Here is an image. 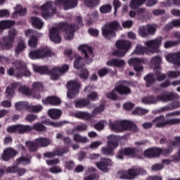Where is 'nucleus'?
I'll use <instances>...</instances> for the list:
<instances>
[{
	"label": "nucleus",
	"mask_w": 180,
	"mask_h": 180,
	"mask_svg": "<svg viewBox=\"0 0 180 180\" xmlns=\"http://www.w3.org/2000/svg\"><path fill=\"white\" fill-rule=\"evenodd\" d=\"M37 119V115L34 114H29L25 117V120L27 122H29L30 123H32V122H34Z\"/></svg>",
	"instance_id": "774afa93"
},
{
	"label": "nucleus",
	"mask_w": 180,
	"mask_h": 180,
	"mask_svg": "<svg viewBox=\"0 0 180 180\" xmlns=\"http://www.w3.org/2000/svg\"><path fill=\"white\" fill-rule=\"evenodd\" d=\"M15 25V22L12 20H3L0 22V34L5 30L9 29Z\"/></svg>",
	"instance_id": "f704fd0d"
},
{
	"label": "nucleus",
	"mask_w": 180,
	"mask_h": 180,
	"mask_svg": "<svg viewBox=\"0 0 180 180\" xmlns=\"http://www.w3.org/2000/svg\"><path fill=\"white\" fill-rule=\"evenodd\" d=\"M104 110H105V105H100L98 107H96L91 112V115H93V116H95L96 115H98V113H101V112H103Z\"/></svg>",
	"instance_id": "e2e57ef3"
},
{
	"label": "nucleus",
	"mask_w": 180,
	"mask_h": 180,
	"mask_svg": "<svg viewBox=\"0 0 180 180\" xmlns=\"http://www.w3.org/2000/svg\"><path fill=\"white\" fill-rule=\"evenodd\" d=\"M171 141L169 142L168 148H150L144 151L145 157L148 158H155V157H158L160 154L162 155H169L172 151H174V148H172V144H170Z\"/></svg>",
	"instance_id": "6e6552de"
},
{
	"label": "nucleus",
	"mask_w": 180,
	"mask_h": 180,
	"mask_svg": "<svg viewBox=\"0 0 180 180\" xmlns=\"http://www.w3.org/2000/svg\"><path fill=\"white\" fill-rule=\"evenodd\" d=\"M18 36V31L15 29H11L8 31V36L6 37L8 39H10L11 40H13V41H15V37Z\"/></svg>",
	"instance_id": "bf43d9fd"
},
{
	"label": "nucleus",
	"mask_w": 180,
	"mask_h": 180,
	"mask_svg": "<svg viewBox=\"0 0 180 180\" xmlns=\"http://www.w3.org/2000/svg\"><path fill=\"white\" fill-rule=\"evenodd\" d=\"M25 33L27 37H31L28 42L30 47H32V49H36V47H37V38L36 37V36H37V34L36 33V31L33 30H28L25 31Z\"/></svg>",
	"instance_id": "5701e85b"
},
{
	"label": "nucleus",
	"mask_w": 180,
	"mask_h": 180,
	"mask_svg": "<svg viewBox=\"0 0 180 180\" xmlns=\"http://www.w3.org/2000/svg\"><path fill=\"white\" fill-rule=\"evenodd\" d=\"M96 167L101 171L103 172H108L109 171L108 167H112L113 165V162L109 158H102L98 162L96 163Z\"/></svg>",
	"instance_id": "aec40b11"
},
{
	"label": "nucleus",
	"mask_w": 180,
	"mask_h": 180,
	"mask_svg": "<svg viewBox=\"0 0 180 180\" xmlns=\"http://www.w3.org/2000/svg\"><path fill=\"white\" fill-rule=\"evenodd\" d=\"M109 126L110 129L115 133L126 131V130H130L131 131L137 133L139 131L137 125L134 122L127 120L110 122Z\"/></svg>",
	"instance_id": "20e7f679"
},
{
	"label": "nucleus",
	"mask_w": 180,
	"mask_h": 180,
	"mask_svg": "<svg viewBox=\"0 0 180 180\" xmlns=\"http://www.w3.org/2000/svg\"><path fill=\"white\" fill-rule=\"evenodd\" d=\"M88 129V126L86 125V124H79L77 126H76L73 129H72V133H74V131H86V130Z\"/></svg>",
	"instance_id": "864d4df0"
},
{
	"label": "nucleus",
	"mask_w": 180,
	"mask_h": 180,
	"mask_svg": "<svg viewBox=\"0 0 180 180\" xmlns=\"http://www.w3.org/2000/svg\"><path fill=\"white\" fill-rule=\"evenodd\" d=\"M15 108L16 110L22 112V110H27L29 112V102L27 101H19L15 103Z\"/></svg>",
	"instance_id": "72a5a7b5"
},
{
	"label": "nucleus",
	"mask_w": 180,
	"mask_h": 180,
	"mask_svg": "<svg viewBox=\"0 0 180 180\" xmlns=\"http://www.w3.org/2000/svg\"><path fill=\"white\" fill-rule=\"evenodd\" d=\"M167 75L169 78H178L180 77V72L179 71H169L167 73Z\"/></svg>",
	"instance_id": "0e129e2a"
},
{
	"label": "nucleus",
	"mask_w": 180,
	"mask_h": 180,
	"mask_svg": "<svg viewBox=\"0 0 180 180\" xmlns=\"http://www.w3.org/2000/svg\"><path fill=\"white\" fill-rule=\"evenodd\" d=\"M167 61L180 66V51L174 53H169L165 56Z\"/></svg>",
	"instance_id": "c85d7f7f"
},
{
	"label": "nucleus",
	"mask_w": 180,
	"mask_h": 180,
	"mask_svg": "<svg viewBox=\"0 0 180 180\" xmlns=\"http://www.w3.org/2000/svg\"><path fill=\"white\" fill-rule=\"evenodd\" d=\"M162 43V37H160L153 40L148 41L145 43L146 46L141 45H137L134 51L136 54H141V56L144 54H148V50L150 53H158L160 51V46Z\"/></svg>",
	"instance_id": "f03ea898"
},
{
	"label": "nucleus",
	"mask_w": 180,
	"mask_h": 180,
	"mask_svg": "<svg viewBox=\"0 0 180 180\" xmlns=\"http://www.w3.org/2000/svg\"><path fill=\"white\" fill-rule=\"evenodd\" d=\"M29 56L32 60H40L51 57V56H54V53L48 47H41L38 49L31 51L29 53Z\"/></svg>",
	"instance_id": "9b49d317"
},
{
	"label": "nucleus",
	"mask_w": 180,
	"mask_h": 180,
	"mask_svg": "<svg viewBox=\"0 0 180 180\" xmlns=\"http://www.w3.org/2000/svg\"><path fill=\"white\" fill-rule=\"evenodd\" d=\"M48 113L51 119H60L63 112L60 110L51 109Z\"/></svg>",
	"instance_id": "58836bf2"
},
{
	"label": "nucleus",
	"mask_w": 180,
	"mask_h": 180,
	"mask_svg": "<svg viewBox=\"0 0 180 180\" xmlns=\"http://www.w3.org/2000/svg\"><path fill=\"white\" fill-rule=\"evenodd\" d=\"M13 47V41L7 37H4L0 42V50H11Z\"/></svg>",
	"instance_id": "c756f323"
},
{
	"label": "nucleus",
	"mask_w": 180,
	"mask_h": 180,
	"mask_svg": "<svg viewBox=\"0 0 180 180\" xmlns=\"http://www.w3.org/2000/svg\"><path fill=\"white\" fill-rule=\"evenodd\" d=\"M25 146L26 147H27L30 153H34V151H37V150H39V146H37V143H36V139L34 140V141H26Z\"/></svg>",
	"instance_id": "e433bc0d"
},
{
	"label": "nucleus",
	"mask_w": 180,
	"mask_h": 180,
	"mask_svg": "<svg viewBox=\"0 0 180 180\" xmlns=\"http://www.w3.org/2000/svg\"><path fill=\"white\" fill-rule=\"evenodd\" d=\"M35 143L38 147H48L51 144V140L49 138L39 137L35 139Z\"/></svg>",
	"instance_id": "2f4dec72"
},
{
	"label": "nucleus",
	"mask_w": 180,
	"mask_h": 180,
	"mask_svg": "<svg viewBox=\"0 0 180 180\" xmlns=\"http://www.w3.org/2000/svg\"><path fill=\"white\" fill-rule=\"evenodd\" d=\"M143 63H144L143 58L140 59L137 58H131L128 61V64L129 65H132L135 71H137L138 72L139 71H141V70H143V66L141 65Z\"/></svg>",
	"instance_id": "bb28decb"
},
{
	"label": "nucleus",
	"mask_w": 180,
	"mask_h": 180,
	"mask_svg": "<svg viewBox=\"0 0 180 180\" xmlns=\"http://www.w3.org/2000/svg\"><path fill=\"white\" fill-rule=\"evenodd\" d=\"M79 50L84 55L87 64L92 63V57H94V51L92 48L88 45H82L79 47Z\"/></svg>",
	"instance_id": "412c9836"
},
{
	"label": "nucleus",
	"mask_w": 180,
	"mask_h": 180,
	"mask_svg": "<svg viewBox=\"0 0 180 180\" xmlns=\"http://www.w3.org/2000/svg\"><path fill=\"white\" fill-rule=\"evenodd\" d=\"M27 12L26 8H22V6L20 5H17L15 7V11L13 13V18H16L18 15H20V16H25Z\"/></svg>",
	"instance_id": "a19ab883"
},
{
	"label": "nucleus",
	"mask_w": 180,
	"mask_h": 180,
	"mask_svg": "<svg viewBox=\"0 0 180 180\" xmlns=\"http://www.w3.org/2000/svg\"><path fill=\"white\" fill-rule=\"evenodd\" d=\"M79 77L81 79H88V77H89V71L85 68L81 69L79 72Z\"/></svg>",
	"instance_id": "603ef678"
},
{
	"label": "nucleus",
	"mask_w": 180,
	"mask_h": 180,
	"mask_svg": "<svg viewBox=\"0 0 180 180\" xmlns=\"http://www.w3.org/2000/svg\"><path fill=\"white\" fill-rule=\"evenodd\" d=\"M18 154V150L8 148L4 150L3 154L1 155V159L3 161H9L12 158H15Z\"/></svg>",
	"instance_id": "cd10ccee"
},
{
	"label": "nucleus",
	"mask_w": 180,
	"mask_h": 180,
	"mask_svg": "<svg viewBox=\"0 0 180 180\" xmlns=\"http://www.w3.org/2000/svg\"><path fill=\"white\" fill-rule=\"evenodd\" d=\"M33 130H35V131H38L39 133H41V131H46V130H47V127L40 122H36L33 126L25 125L26 134L30 133V131H33Z\"/></svg>",
	"instance_id": "393cba45"
},
{
	"label": "nucleus",
	"mask_w": 180,
	"mask_h": 180,
	"mask_svg": "<svg viewBox=\"0 0 180 180\" xmlns=\"http://www.w3.org/2000/svg\"><path fill=\"white\" fill-rule=\"evenodd\" d=\"M112 11V6L110 4H105L100 7V12L101 13H109Z\"/></svg>",
	"instance_id": "13d9d810"
},
{
	"label": "nucleus",
	"mask_w": 180,
	"mask_h": 180,
	"mask_svg": "<svg viewBox=\"0 0 180 180\" xmlns=\"http://www.w3.org/2000/svg\"><path fill=\"white\" fill-rule=\"evenodd\" d=\"M26 49V43L24 39H20L15 49V56L18 57L21 52H22Z\"/></svg>",
	"instance_id": "4c0bfd02"
},
{
	"label": "nucleus",
	"mask_w": 180,
	"mask_h": 180,
	"mask_svg": "<svg viewBox=\"0 0 180 180\" xmlns=\"http://www.w3.org/2000/svg\"><path fill=\"white\" fill-rule=\"evenodd\" d=\"M127 82L124 80L119 81L116 83L115 89L110 93L106 94L107 98L116 101L117 99V92L120 95H130L131 94V89L128 86H126Z\"/></svg>",
	"instance_id": "0eeeda50"
},
{
	"label": "nucleus",
	"mask_w": 180,
	"mask_h": 180,
	"mask_svg": "<svg viewBox=\"0 0 180 180\" xmlns=\"http://www.w3.org/2000/svg\"><path fill=\"white\" fill-rule=\"evenodd\" d=\"M67 85L68 89V92L67 94L68 98H69V99L75 98V95H78V94H79V86H81V84L77 80H72L68 82Z\"/></svg>",
	"instance_id": "dca6fc26"
},
{
	"label": "nucleus",
	"mask_w": 180,
	"mask_h": 180,
	"mask_svg": "<svg viewBox=\"0 0 180 180\" xmlns=\"http://www.w3.org/2000/svg\"><path fill=\"white\" fill-rule=\"evenodd\" d=\"M76 117H78V119H82L83 120H89L90 119H92V114H90L86 112H78L75 114Z\"/></svg>",
	"instance_id": "37998d69"
},
{
	"label": "nucleus",
	"mask_w": 180,
	"mask_h": 180,
	"mask_svg": "<svg viewBox=\"0 0 180 180\" xmlns=\"http://www.w3.org/2000/svg\"><path fill=\"white\" fill-rule=\"evenodd\" d=\"M98 93L92 92L87 96L86 100L89 101V102H90V101H98Z\"/></svg>",
	"instance_id": "69168bd1"
},
{
	"label": "nucleus",
	"mask_w": 180,
	"mask_h": 180,
	"mask_svg": "<svg viewBox=\"0 0 180 180\" xmlns=\"http://www.w3.org/2000/svg\"><path fill=\"white\" fill-rule=\"evenodd\" d=\"M70 151L68 147L56 148L53 152H46L44 153V156L46 158H54L56 155L58 157H63L64 154H67Z\"/></svg>",
	"instance_id": "6ab92c4d"
},
{
	"label": "nucleus",
	"mask_w": 180,
	"mask_h": 180,
	"mask_svg": "<svg viewBox=\"0 0 180 180\" xmlns=\"http://www.w3.org/2000/svg\"><path fill=\"white\" fill-rule=\"evenodd\" d=\"M115 46L117 50L112 52V55L115 57H124V56L131 49V42L127 40H120L116 42Z\"/></svg>",
	"instance_id": "f8f14e48"
},
{
	"label": "nucleus",
	"mask_w": 180,
	"mask_h": 180,
	"mask_svg": "<svg viewBox=\"0 0 180 180\" xmlns=\"http://www.w3.org/2000/svg\"><path fill=\"white\" fill-rule=\"evenodd\" d=\"M7 133H17L18 134H26V125L15 124L9 126L6 129Z\"/></svg>",
	"instance_id": "b1692460"
},
{
	"label": "nucleus",
	"mask_w": 180,
	"mask_h": 180,
	"mask_svg": "<svg viewBox=\"0 0 180 180\" xmlns=\"http://www.w3.org/2000/svg\"><path fill=\"white\" fill-rule=\"evenodd\" d=\"M155 77L158 81H164L167 78V75L162 74L160 71H156Z\"/></svg>",
	"instance_id": "338daca9"
},
{
	"label": "nucleus",
	"mask_w": 180,
	"mask_h": 180,
	"mask_svg": "<svg viewBox=\"0 0 180 180\" xmlns=\"http://www.w3.org/2000/svg\"><path fill=\"white\" fill-rule=\"evenodd\" d=\"M139 153L141 154V150H139L136 148H125L118 152L117 158H119V160H123V157H124V155L136 157Z\"/></svg>",
	"instance_id": "f3484780"
},
{
	"label": "nucleus",
	"mask_w": 180,
	"mask_h": 180,
	"mask_svg": "<svg viewBox=\"0 0 180 180\" xmlns=\"http://www.w3.org/2000/svg\"><path fill=\"white\" fill-rule=\"evenodd\" d=\"M106 123H108L106 121L101 120L97 124H94V129L101 131V130H103V129H105V124H106Z\"/></svg>",
	"instance_id": "6e6d98bb"
},
{
	"label": "nucleus",
	"mask_w": 180,
	"mask_h": 180,
	"mask_svg": "<svg viewBox=\"0 0 180 180\" xmlns=\"http://www.w3.org/2000/svg\"><path fill=\"white\" fill-rule=\"evenodd\" d=\"M31 21L32 25L34 26V27H36L37 29H41V27H43V21H41V20H40L39 18L32 17Z\"/></svg>",
	"instance_id": "a18cd8bd"
},
{
	"label": "nucleus",
	"mask_w": 180,
	"mask_h": 180,
	"mask_svg": "<svg viewBox=\"0 0 180 180\" xmlns=\"http://www.w3.org/2000/svg\"><path fill=\"white\" fill-rule=\"evenodd\" d=\"M178 44H179V41H167L165 43V49H169Z\"/></svg>",
	"instance_id": "680f3d73"
},
{
	"label": "nucleus",
	"mask_w": 180,
	"mask_h": 180,
	"mask_svg": "<svg viewBox=\"0 0 180 180\" xmlns=\"http://www.w3.org/2000/svg\"><path fill=\"white\" fill-rule=\"evenodd\" d=\"M70 67L67 65H63L62 67L53 68L51 71L47 66H34V72H38L41 75L49 74L51 72V78L53 81H56L60 78V75L65 74L68 71Z\"/></svg>",
	"instance_id": "7ed1b4c3"
},
{
	"label": "nucleus",
	"mask_w": 180,
	"mask_h": 180,
	"mask_svg": "<svg viewBox=\"0 0 180 180\" xmlns=\"http://www.w3.org/2000/svg\"><path fill=\"white\" fill-rule=\"evenodd\" d=\"M107 65L110 67H117V68H123L126 65V62L122 59L112 58L106 63Z\"/></svg>",
	"instance_id": "7c9ffc66"
},
{
	"label": "nucleus",
	"mask_w": 180,
	"mask_h": 180,
	"mask_svg": "<svg viewBox=\"0 0 180 180\" xmlns=\"http://www.w3.org/2000/svg\"><path fill=\"white\" fill-rule=\"evenodd\" d=\"M180 96L175 92H170L169 94L163 93L157 96V98L150 96L144 97L142 98L143 103L150 105L151 103H157L158 101L161 102H169L171 101H175V99H179Z\"/></svg>",
	"instance_id": "39448f33"
},
{
	"label": "nucleus",
	"mask_w": 180,
	"mask_h": 180,
	"mask_svg": "<svg viewBox=\"0 0 180 180\" xmlns=\"http://www.w3.org/2000/svg\"><path fill=\"white\" fill-rule=\"evenodd\" d=\"M147 172L144 170V169L141 167H132L129 169L127 171L122 170L119 172L120 177L121 179H134L136 176H139V175H144Z\"/></svg>",
	"instance_id": "9d476101"
},
{
	"label": "nucleus",
	"mask_w": 180,
	"mask_h": 180,
	"mask_svg": "<svg viewBox=\"0 0 180 180\" xmlns=\"http://www.w3.org/2000/svg\"><path fill=\"white\" fill-rule=\"evenodd\" d=\"M75 107L77 109H82L83 108H86L87 109H91L95 105L91 104V101H88L86 98H82L76 100L74 101Z\"/></svg>",
	"instance_id": "a878e982"
},
{
	"label": "nucleus",
	"mask_w": 180,
	"mask_h": 180,
	"mask_svg": "<svg viewBox=\"0 0 180 180\" xmlns=\"http://www.w3.org/2000/svg\"><path fill=\"white\" fill-rule=\"evenodd\" d=\"M157 29L151 25L140 26L138 29V33L141 37H147L149 34H155Z\"/></svg>",
	"instance_id": "a211bd4d"
},
{
	"label": "nucleus",
	"mask_w": 180,
	"mask_h": 180,
	"mask_svg": "<svg viewBox=\"0 0 180 180\" xmlns=\"http://www.w3.org/2000/svg\"><path fill=\"white\" fill-rule=\"evenodd\" d=\"M43 110V106L41 105H30L28 106V112L31 113H39Z\"/></svg>",
	"instance_id": "de8ad7c7"
},
{
	"label": "nucleus",
	"mask_w": 180,
	"mask_h": 180,
	"mask_svg": "<svg viewBox=\"0 0 180 180\" xmlns=\"http://www.w3.org/2000/svg\"><path fill=\"white\" fill-rule=\"evenodd\" d=\"M78 2L77 0H56L55 5H58L63 6V9L65 11H68V9H72V8H75Z\"/></svg>",
	"instance_id": "4be33fe9"
},
{
	"label": "nucleus",
	"mask_w": 180,
	"mask_h": 180,
	"mask_svg": "<svg viewBox=\"0 0 180 180\" xmlns=\"http://www.w3.org/2000/svg\"><path fill=\"white\" fill-rule=\"evenodd\" d=\"M120 29V23L119 21L114 20L109 23L105 24L102 28V33L105 39L110 40L112 37H115L116 36V30H119Z\"/></svg>",
	"instance_id": "1a4fd4ad"
},
{
	"label": "nucleus",
	"mask_w": 180,
	"mask_h": 180,
	"mask_svg": "<svg viewBox=\"0 0 180 180\" xmlns=\"http://www.w3.org/2000/svg\"><path fill=\"white\" fill-rule=\"evenodd\" d=\"M156 127H165V126H175L180 124V118H172L166 120L163 115L158 117L153 120Z\"/></svg>",
	"instance_id": "ddd939ff"
},
{
	"label": "nucleus",
	"mask_w": 180,
	"mask_h": 180,
	"mask_svg": "<svg viewBox=\"0 0 180 180\" xmlns=\"http://www.w3.org/2000/svg\"><path fill=\"white\" fill-rule=\"evenodd\" d=\"M147 113H148V110L141 108H136L132 111V115H136V116H143V115H147Z\"/></svg>",
	"instance_id": "09e8293b"
},
{
	"label": "nucleus",
	"mask_w": 180,
	"mask_h": 180,
	"mask_svg": "<svg viewBox=\"0 0 180 180\" xmlns=\"http://www.w3.org/2000/svg\"><path fill=\"white\" fill-rule=\"evenodd\" d=\"M18 91L21 92V94H23L24 95H26L27 96L33 95V91L30 90L29 87L26 86H20L18 87Z\"/></svg>",
	"instance_id": "49530a36"
},
{
	"label": "nucleus",
	"mask_w": 180,
	"mask_h": 180,
	"mask_svg": "<svg viewBox=\"0 0 180 180\" xmlns=\"http://www.w3.org/2000/svg\"><path fill=\"white\" fill-rule=\"evenodd\" d=\"M117 147V137L115 135H110L108 137V147L102 148L103 155H113V150Z\"/></svg>",
	"instance_id": "4468645a"
},
{
	"label": "nucleus",
	"mask_w": 180,
	"mask_h": 180,
	"mask_svg": "<svg viewBox=\"0 0 180 180\" xmlns=\"http://www.w3.org/2000/svg\"><path fill=\"white\" fill-rule=\"evenodd\" d=\"M33 91L39 92V91L43 90V84L39 82H34L32 84Z\"/></svg>",
	"instance_id": "052dcab7"
},
{
	"label": "nucleus",
	"mask_w": 180,
	"mask_h": 180,
	"mask_svg": "<svg viewBox=\"0 0 180 180\" xmlns=\"http://www.w3.org/2000/svg\"><path fill=\"white\" fill-rule=\"evenodd\" d=\"M162 59L160 56H154L151 59V65L153 66V68L157 69L160 67V64H161Z\"/></svg>",
	"instance_id": "8fccbe9b"
},
{
	"label": "nucleus",
	"mask_w": 180,
	"mask_h": 180,
	"mask_svg": "<svg viewBox=\"0 0 180 180\" xmlns=\"http://www.w3.org/2000/svg\"><path fill=\"white\" fill-rule=\"evenodd\" d=\"M84 4L89 8H94V6L99 5V0H84Z\"/></svg>",
	"instance_id": "5fc2aeb1"
},
{
	"label": "nucleus",
	"mask_w": 180,
	"mask_h": 180,
	"mask_svg": "<svg viewBox=\"0 0 180 180\" xmlns=\"http://www.w3.org/2000/svg\"><path fill=\"white\" fill-rule=\"evenodd\" d=\"M44 103H46V105H53L54 106H57L61 103V100L58 98V97L56 96H49L47 97L45 101H43Z\"/></svg>",
	"instance_id": "473e14b6"
},
{
	"label": "nucleus",
	"mask_w": 180,
	"mask_h": 180,
	"mask_svg": "<svg viewBox=\"0 0 180 180\" xmlns=\"http://www.w3.org/2000/svg\"><path fill=\"white\" fill-rule=\"evenodd\" d=\"M13 65L15 68L8 69L7 73L8 75H15L17 78L20 77H30V71L27 69L26 64L22 60H15L13 63Z\"/></svg>",
	"instance_id": "423d86ee"
},
{
	"label": "nucleus",
	"mask_w": 180,
	"mask_h": 180,
	"mask_svg": "<svg viewBox=\"0 0 180 180\" xmlns=\"http://www.w3.org/2000/svg\"><path fill=\"white\" fill-rule=\"evenodd\" d=\"M73 140L76 143H88V138L83 137L82 136L77 134L73 136Z\"/></svg>",
	"instance_id": "3c124183"
},
{
	"label": "nucleus",
	"mask_w": 180,
	"mask_h": 180,
	"mask_svg": "<svg viewBox=\"0 0 180 180\" xmlns=\"http://www.w3.org/2000/svg\"><path fill=\"white\" fill-rule=\"evenodd\" d=\"M174 27H180V19L179 20H174L171 22L167 24L165 26V30H171V29Z\"/></svg>",
	"instance_id": "c03bdc74"
},
{
	"label": "nucleus",
	"mask_w": 180,
	"mask_h": 180,
	"mask_svg": "<svg viewBox=\"0 0 180 180\" xmlns=\"http://www.w3.org/2000/svg\"><path fill=\"white\" fill-rule=\"evenodd\" d=\"M41 16L44 19H49L51 16L56 14L57 9L54 7V3L53 1H47L41 6Z\"/></svg>",
	"instance_id": "2eb2a0df"
},
{
	"label": "nucleus",
	"mask_w": 180,
	"mask_h": 180,
	"mask_svg": "<svg viewBox=\"0 0 180 180\" xmlns=\"http://www.w3.org/2000/svg\"><path fill=\"white\" fill-rule=\"evenodd\" d=\"M144 80L146 82V85L147 87L151 86L155 82V76L153 74L146 75L144 77Z\"/></svg>",
	"instance_id": "79ce46f5"
},
{
	"label": "nucleus",
	"mask_w": 180,
	"mask_h": 180,
	"mask_svg": "<svg viewBox=\"0 0 180 180\" xmlns=\"http://www.w3.org/2000/svg\"><path fill=\"white\" fill-rule=\"evenodd\" d=\"M146 0H131L129 3V8L131 9H137L142 5H144Z\"/></svg>",
	"instance_id": "ea45409f"
},
{
	"label": "nucleus",
	"mask_w": 180,
	"mask_h": 180,
	"mask_svg": "<svg viewBox=\"0 0 180 180\" xmlns=\"http://www.w3.org/2000/svg\"><path fill=\"white\" fill-rule=\"evenodd\" d=\"M79 27L75 24H68L67 22H60L58 27H52L49 30V37L52 41L58 44L61 43V37L60 30L65 32V40H72L74 39V32H77Z\"/></svg>",
	"instance_id": "f257e3e1"
},
{
	"label": "nucleus",
	"mask_w": 180,
	"mask_h": 180,
	"mask_svg": "<svg viewBox=\"0 0 180 180\" xmlns=\"http://www.w3.org/2000/svg\"><path fill=\"white\" fill-rule=\"evenodd\" d=\"M15 96V91L9 86L6 89V97L7 99H11Z\"/></svg>",
	"instance_id": "4d7b16f0"
},
{
	"label": "nucleus",
	"mask_w": 180,
	"mask_h": 180,
	"mask_svg": "<svg viewBox=\"0 0 180 180\" xmlns=\"http://www.w3.org/2000/svg\"><path fill=\"white\" fill-rule=\"evenodd\" d=\"M85 66V62L84 61V58L76 55L75 60L74 62V67L76 70H79V68H82V67Z\"/></svg>",
	"instance_id": "c9c22d12"
}]
</instances>
